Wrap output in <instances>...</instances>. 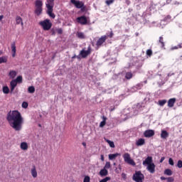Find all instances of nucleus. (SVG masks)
Wrapping results in <instances>:
<instances>
[{"instance_id": "bf43d9fd", "label": "nucleus", "mask_w": 182, "mask_h": 182, "mask_svg": "<svg viewBox=\"0 0 182 182\" xmlns=\"http://www.w3.org/2000/svg\"><path fill=\"white\" fill-rule=\"evenodd\" d=\"M114 166H116V163H114Z\"/></svg>"}, {"instance_id": "393cba45", "label": "nucleus", "mask_w": 182, "mask_h": 182, "mask_svg": "<svg viewBox=\"0 0 182 182\" xmlns=\"http://www.w3.org/2000/svg\"><path fill=\"white\" fill-rule=\"evenodd\" d=\"M6 62H8V57H6V56L0 57V64L1 63H6Z\"/></svg>"}, {"instance_id": "8fccbe9b", "label": "nucleus", "mask_w": 182, "mask_h": 182, "mask_svg": "<svg viewBox=\"0 0 182 182\" xmlns=\"http://www.w3.org/2000/svg\"><path fill=\"white\" fill-rule=\"evenodd\" d=\"M178 49H181L182 48V43L178 45Z\"/></svg>"}, {"instance_id": "a878e982", "label": "nucleus", "mask_w": 182, "mask_h": 182, "mask_svg": "<svg viewBox=\"0 0 182 182\" xmlns=\"http://www.w3.org/2000/svg\"><path fill=\"white\" fill-rule=\"evenodd\" d=\"M77 38H79V39H85V38H86L85 33H83L82 32H77Z\"/></svg>"}, {"instance_id": "5fc2aeb1", "label": "nucleus", "mask_w": 182, "mask_h": 182, "mask_svg": "<svg viewBox=\"0 0 182 182\" xmlns=\"http://www.w3.org/2000/svg\"><path fill=\"white\" fill-rule=\"evenodd\" d=\"M82 146H84L85 147H86V143L83 142V143H82Z\"/></svg>"}, {"instance_id": "2f4dec72", "label": "nucleus", "mask_w": 182, "mask_h": 182, "mask_svg": "<svg viewBox=\"0 0 182 182\" xmlns=\"http://www.w3.org/2000/svg\"><path fill=\"white\" fill-rule=\"evenodd\" d=\"M106 141L109 145V147L114 148V142H113V141H110L109 139H107Z\"/></svg>"}, {"instance_id": "6ab92c4d", "label": "nucleus", "mask_w": 182, "mask_h": 182, "mask_svg": "<svg viewBox=\"0 0 182 182\" xmlns=\"http://www.w3.org/2000/svg\"><path fill=\"white\" fill-rule=\"evenodd\" d=\"M20 148L21 150H23L24 151L28 150V143L21 142L20 144Z\"/></svg>"}, {"instance_id": "09e8293b", "label": "nucleus", "mask_w": 182, "mask_h": 182, "mask_svg": "<svg viewBox=\"0 0 182 182\" xmlns=\"http://www.w3.org/2000/svg\"><path fill=\"white\" fill-rule=\"evenodd\" d=\"M166 158H164V157H161V160H160V163H163V161H164V159H165Z\"/></svg>"}, {"instance_id": "bb28decb", "label": "nucleus", "mask_w": 182, "mask_h": 182, "mask_svg": "<svg viewBox=\"0 0 182 182\" xmlns=\"http://www.w3.org/2000/svg\"><path fill=\"white\" fill-rule=\"evenodd\" d=\"M164 174H166V176H172L173 175V171H171V169H166L164 171Z\"/></svg>"}, {"instance_id": "7c9ffc66", "label": "nucleus", "mask_w": 182, "mask_h": 182, "mask_svg": "<svg viewBox=\"0 0 182 182\" xmlns=\"http://www.w3.org/2000/svg\"><path fill=\"white\" fill-rule=\"evenodd\" d=\"M112 167V164H110L109 161H107L105 163V165L104 166V168H105L106 170H107L108 168H110Z\"/></svg>"}, {"instance_id": "cd10ccee", "label": "nucleus", "mask_w": 182, "mask_h": 182, "mask_svg": "<svg viewBox=\"0 0 182 182\" xmlns=\"http://www.w3.org/2000/svg\"><path fill=\"white\" fill-rule=\"evenodd\" d=\"M3 93H4V95L9 93V87H8V86L3 87Z\"/></svg>"}, {"instance_id": "4468645a", "label": "nucleus", "mask_w": 182, "mask_h": 182, "mask_svg": "<svg viewBox=\"0 0 182 182\" xmlns=\"http://www.w3.org/2000/svg\"><path fill=\"white\" fill-rule=\"evenodd\" d=\"M11 55L12 58L16 56V43L15 42L11 43Z\"/></svg>"}, {"instance_id": "b1692460", "label": "nucleus", "mask_w": 182, "mask_h": 182, "mask_svg": "<svg viewBox=\"0 0 182 182\" xmlns=\"http://www.w3.org/2000/svg\"><path fill=\"white\" fill-rule=\"evenodd\" d=\"M106 120H107V118L103 116L102 121L100 123V127H105L106 126Z\"/></svg>"}, {"instance_id": "13d9d810", "label": "nucleus", "mask_w": 182, "mask_h": 182, "mask_svg": "<svg viewBox=\"0 0 182 182\" xmlns=\"http://www.w3.org/2000/svg\"><path fill=\"white\" fill-rule=\"evenodd\" d=\"M1 55H2V51L0 50V56H1Z\"/></svg>"}, {"instance_id": "39448f33", "label": "nucleus", "mask_w": 182, "mask_h": 182, "mask_svg": "<svg viewBox=\"0 0 182 182\" xmlns=\"http://www.w3.org/2000/svg\"><path fill=\"white\" fill-rule=\"evenodd\" d=\"M90 53H92V48L90 47V46H89L87 48V50L83 48L80 52V55H77V59H80V57H81L82 59H85V58H87V56H89Z\"/></svg>"}, {"instance_id": "a19ab883", "label": "nucleus", "mask_w": 182, "mask_h": 182, "mask_svg": "<svg viewBox=\"0 0 182 182\" xmlns=\"http://www.w3.org/2000/svg\"><path fill=\"white\" fill-rule=\"evenodd\" d=\"M146 55H147L148 56H151V55H153V51H151V49L147 50H146Z\"/></svg>"}, {"instance_id": "79ce46f5", "label": "nucleus", "mask_w": 182, "mask_h": 182, "mask_svg": "<svg viewBox=\"0 0 182 182\" xmlns=\"http://www.w3.org/2000/svg\"><path fill=\"white\" fill-rule=\"evenodd\" d=\"M168 164H170V166H174V161H173V159L170 158L168 159Z\"/></svg>"}, {"instance_id": "c03bdc74", "label": "nucleus", "mask_w": 182, "mask_h": 182, "mask_svg": "<svg viewBox=\"0 0 182 182\" xmlns=\"http://www.w3.org/2000/svg\"><path fill=\"white\" fill-rule=\"evenodd\" d=\"M57 32L58 35H62V33H63V30H62V28H58Z\"/></svg>"}, {"instance_id": "e433bc0d", "label": "nucleus", "mask_w": 182, "mask_h": 182, "mask_svg": "<svg viewBox=\"0 0 182 182\" xmlns=\"http://www.w3.org/2000/svg\"><path fill=\"white\" fill-rule=\"evenodd\" d=\"M83 182H90V176H85Z\"/></svg>"}, {"instance_id": "4d7b16f0", "label": "nucleus", "mask_w": 182, "mask_h": 182, "mask_svg": "<svg viewBox=\"0 0 182 182\" xmlns=\"http://www.w3.org/2000/svg\"><path fill=\"white\" fill-rule=\"evenodd\" d=\"M122 177H126V174L122 173Z\"/></svg>"}, {"instance_id": "1a4fd4ad", "label": "nucleus", "mask_w": 182, "mask_h": 182, "mask_svg": "<svg viewBox=\"0 0 182 182\" xmlns=\"http://www.w3.org/2000/svg\"><path fill=\"white\" fill-rule=\"evenodd\" d=\"M71 4L75 6L77 9H81V11H83L86 7H85V3L83 1H76V0H70Z\"/></svg>"}, {"instance_id": "c9c22d12", "label": "nucleus", "mask_w": 182, "mask_h": 182, "mask_svg": "<svg viewBox=\"0 0 182 182\" xmlns=\"http://www.w3.org/2000/svg\"><path fill=\"white\" fill-rule=\"evenodd\" d=\"M159 43H161V47L164 48V41L163 37H159Z\"/></svg>"}, {"instance_id": "0eeeda50", "label": "nucleus", "mask_w": 182, "mask_h": 182, "mask_svg": "<svg viewBox=\"0 0 182 182\" xmlns=\"http://www.w3.org/2000/svg\"><path fill=\"white\" fill-rule=\"evenodd\" d=\"M35 6H36V10H35V14L39 16L42 14V6H43V3L41 0H37L36 1L35 3Z\"/></svg>"}, {"instance_id": "603ef678", "label": "nucleus", "mask_w": 182, "mask_h": 182, "mask_svg": "<svg viewBox=\"0 0 182 182\" xmlns=\"http://www.w3.org/2000/svg\"><path fill=\"white\" fill-rule=\"evenodd\" d=\"M109 38H113V32H111L109 34Z\"/></svg>"}, {"instance_id": "4be33fe9", "label": "nucleus", "mask_w": 182, "mask_h": 182, "mask_svg": "<svg viewBox=\"0 0 182 182\" xmlns=\"http://www.w3.org/2000/svg\"><path fill=\"white\" fill-rule=\"evenodd\" d=\"M118 156H120V154L116 153V154H110L108 155L109 160H114L116 157H118Z\"/></svg>"}, {"instance_id": "9d476101", "label": "nucleus", "mask_w": 182, "mask_h": 182, "mask_svg": "<svg viewBox=\"0 0 182 182\" xmlns=\"http://www.w3.org/2000/svg\"><path fill=\"white\" fill-rule=\"evenodd\" d=\"M77 22L80 23V25H87V18L85 16H81L77 18Z\"/></svg>"}, {"instance_id": "f8f14e48", "label": "nucleus", "mask_w": 182, "mask_h": 182, "mask_svg": "<svg viewBox=\"0 0 182 182\" xmlns=\"http://www.w3.org/2000/svg\"><path fill=\"white\" fill-rule=\"evenodd\" d=\"M30 171L33 178H36V177H38V171L36 170V166L33 165Z\"/></svg>"}, {"instance_id": "f03ea898", "label": "nucleus", "mask_w": 182, "mask_h": 182, "mask_svg": "<svg viewBox=\"0 0 182 182\" xmlns=\"http://www.w3.org/2000/svg\"><path fill=\"white\" fill-rule=\"evenodd\" d=\"M143 166H146V170L151 174L156 173V164L153 163V157L148 156L142 163Z\"/></svg>"}, {"instance_id": "72a5a7b5", "label": "nucleus", "mask_w": 182, "mask_h": 182, "mask_svg": "<svg viewBox=\"0 0 182 182\" xmlns=\"http://www.w3.org/2000/svg\"><path fill=\"white\" fill-rule=\"evenodd\" d=\"M166 103H167V100H162L159 101L158 105H159V106H163L164 105H166Z\"/></svg>"}, {"instance_id": "6e6d98bb", "label": "nucleus", "mask_w": 182, "mask_h": 182, "mask_svg": "<svg viewBox=\"0 0 182 182\" xmlns=\"http://www.w3.org/2000/svg\"><path fill=\"white\" fill-rule=\"evenodd\" d=\"M119 169L122 171V166L119 165Z\"/></svg>"}, {"instance_id": "20e7f679", "label": "nucleus", "mask_w": 182, "mask_h": 182, "mask_svg": "<svg viewBox=\"0 0 182 182\" xmlns=\"http://www.w3.org/2000/svg\"><path fill=\"white\" fill-rule=\"evenodd\" d=\"M40 26L43 29V31H50L52 28V22L49 19H45L39 22Z\"/></svg>"}, {"instance_id": "c85d7f7f", "label": "nucleus", "mask_w": 182, "mask_h": 182, "mask_svg": "<svg viewBox=\"0 0 182 182\" xmlns=\"http://www.w3.org/2000/svg\"><path fill=\"white\" fill-rule=\"evenodd\" d=\"M28 93H31V94L35 93V87H33V86L28 87Z\"/></svg>"}, {"instance_id": "ea45409f", "label": "nucleus", "mask_w": 182, "mask_h": 182, "mask_svg": "<svg viewBox=\"0 0 182 182\" xmlns=\"http://www.w3.org/2000/svg\"><path fill=\"white\" fill-rule=\"evenodd\" d=\"M177 167L178 168H182V161L181 160L178 161Z\"/></svg>"}, {"instance_id": "5701e85b", "label": "nucleus", "mask_w": 182, "mask_h": 182, "mask_svg": "<svg viewBox=\"0 0 182 182\" xmlns=\"http://www.w3.org/2000/svg\"><path fill=\"white\" fill-rule=\"evenodd\" d=\"M16 75H18V73H16V71L11 70L9 72V76L11 77V79H15Z\"/></svg>"}, {"instance_id": "2eb2a0df", "label": "nucleus", "mask_w": 182, "mask_h": 182, "mask_svg": "<svg viewBox=\"0 0 182 182\" xmlns=\"http://www.w3.org/2000/svg\"><path fill=\"white\" fill-rule=\"evenodd\" d=\"M144 144H146V139L143 138H140L136 141V146H137V147L144 146Z\"/></svg>"}, {"instance_id": "680f3d73", "label": "nucleus", "mask_w": 182, "mask_h": 182, "mask_svg": "<svg viewBox=\"0 0 182 182\" xmlns=\"http://www.w3.org/2000/svg\"><path fill=\"white\" fill-rule=\"evenodd\" d=\"M127 4H129V1L127 2Z\"/></svg>"}, {"instance_id": "f257e3e1", "label": "nucleus", "mask_w": 182, "mask_h": 182, "mask_svg": "<svg viewBox=\"0 0 182 182\" xmlns=\"http://www.w3.org/2000/svg\"><path fill=\"white\" fill-rule=\"evenodd\" d=\"M6 120L12 127V129H15L16 132H21L22 130V124H23V117H22V114L19 112L18 110L10 111L7 114Z\"/></svg>"}, {"instance_id": "0e129e2a", "label": "nucleus", "mask_w": 182, "mask_h": 182, "mask_svg": "<svg viewBox=\"0 0 182 182\" xmlns=\"http://www.w3.org/2000/svg\"><path fill=\"white\" fill-rule=\"evenodd\" d=\"M127 4H129V1L127 2Z\"/></svg>"}, {"instance_id": "a18cd8bd", "label": "nucleus", "mask_w": 182, "mask_h": 182, "mask_svg": "<svg viewBox=\"0 0 182 182\" xmlns=\"http://www.w3.org/2000/svg\"><path fill=\"white\" fill-rule=\"evenodd\" d=\"M176 49H178V46H173V47L171 48L172 50H174Z\"/></svg>"}, {"instance_id": "ddd939ff", "label": "nucleus", "mask_w": 182, "mask_h": 182, "mask_svg": "<svg viewBox=\"0 0 182 182\" xmlns=\"http://www.w3.org/2000/svg\"><path fill=\"white\" fill-rule=\"evenodd\" d=\"M106 39H107L106 36H102L101 38H100L97 41V46H102V45L106 42Z\"/></svg>"}, {"instance_id": "4c0bfd02", "label": "nucleus", "mask_w": 182, "mask_h": 182, "mask_svg": "<svg viewBox=\"0 0 182 182\" xmlns=\"http://www.w3.org/2000/svg\"><path fill=\"white\" fill-rule=\"evenodd\" d=\"M28 102H23V103H22V107H23V109H28Z\"/></svg>"}, {"instance_id": "9b49d317", "label": "nucleus", "mask_w": 182, "mask_h": 182, "mask_svg": "<svg viewBox=\"0 0 182 182\" xmlns=\"http://www.w3.org/2000/svg\"><path fill=\"white\" fill-rule=\"evenodd\" d=\"M144 137H146V138L153 137V136H154V130L148 129V130L144 131Z\"/></svg>"}, {"instance_id": "49530a36", "label": "nucleus", "mask_w": 182, "mask_h": 182, "mask_svg": "<svg viewBox=\"0 0 182 182\" xmlns=\"http://www.w3.org/2000/svg\"><path fill=\"white\" fill-rule=\"evenodd\" d=\"M173 75H174V73H169L168 74V77H170V76H173Z\"/></svg>"}, {"instance_id": "e2e57ef3", "label": "nucleus", "mask_w": 182, "mask_h": 182, "mask_svg": "<svg viewBox=\"0 0 182 182\" xmlns=\"http://www.w3.org/2000/svg\"><path fill=\"white\" fill-rule=\"evenodd\" d=\"M127 4H129V1L127 2Z\"/></svg>"}, {"instance_id": "7ed1b4c3", "label": "nucleus", "mask_w": 182, "mask_h": 182, "mask_svg": "<svg viewBox=\"0 0 182 182\" xmlns=\"http://www.w3.org/2000/svg\"><path fill=\"white\" fill-rule=\"evenodd\" d=\"M55 6V0H47L46 2V6L47 8V14L50 18L55 19L56 15L53 14V6Z\"/></svg>"}, {"instance_id": "37998d69", "label": "nucleus", "mask_w": 182, "mask_h": 182, "mask_svg": "<svg viewBox=\"0 0 182 182\" xmlns=\"http://www.w3.org/2000/svg\"><path fill=\"white\" fill-rule=\"evenodd\" d=\"M167 182H174V178L173 177H168L166 178Z\"/></svg>"}, {"instance_id": "864d4df0", "label": "nucleus", "mask_w": 182, "mask_h": 182, "mask_svg": "<svg viewBox=\"0 0 182 182\" xmlns=\"http://www.w3.org/2000/svg\"><path fill=\"white\" fill-rule=\"evenodd\" d=\"M161 180H167V178H166V177H164V176H161Z\"/></svg>"}, {"instance_id": "473e14b6", "label": "nucleus", "mask_w": 182, "mask_h": 182, "mask_svg": "<svg viewBox=\"0 0 182 182\" xmlns=\"http://www.w3.org/2000/svg\"><path fill=\"white\" fill-rule=\"evenodd\" d=\"M22 76L21 75H20V76H18L17 77H16V79H15L14 80H16V82H17V83H22Z\"/></svg>"}, {"instance_id": "412c9836", "label": "nucleus", "mask_w": 182, "mask_h": 182, "mask_svg": "<svg viewBox=\"0 0 182 182\" xmlns=\"http://www.w3.org/2000/svg\"><path fill=\"white\" fill-rule=\"evenodd\" d=\"M167 137H168V132L166 130H162L161 133V138L166 139Z\"/></svg>"}, {"instance_id": "aec40b11", "label": "nucleus", "mask_w": 182, "mask_h": 182, "mask_svg": "<svg viewBox=\"0 0 182 182\" xmlns=\"http://www.w3.org/2000/svg\"><path fill=\"white\" fill-rule=\"evenodd\" d=\"M174 103H176V98H171L168 101V107H173L174 106Z\"/></svg>"}, {"instance_id": "6e6552de", "label": "nucleus", "mask_w": 182, "mask_h": 182, "mask_svg": "<svg viewBox=\"0 0 182 182\" xmlns=\"http://www.w3.org/2000/svg\"><path fill=\"white\" fill-rule=\"evenodd\" d=\"M132 178L134 181L143 182V180H144V175L141 173V171H136L135 173L133 175Z\"/></svg>"}, {"instance_id": "c756f323", "label": "nucleus", "mask_w": 182, "mask_h": 182, "mask_svg": "<svg viewBox=\"0 0 182 182\" xmlns=\"http://www.w3.org/2000/svg\"><path fill=\"white\" fill-rule=\"evenodd\" d=\"M126 79H132L133 77V74L130 72H128L125 74Z\"/></svg>"}, {"instance_id": "a211bd4d", "label": "nucleus", "mask_w": 182, "mask_h": 182, "mask_svg": "<svg viewBox=\"0 0 182 182\" xmlns=\"http://www.w3.org/2000/svg\"><path fill=\"white\" fill-rule=\"evenodd\" d=\"M16 25H21V26H23V21L21 16H18L16 17Z\"/></svg>"}, {"instance_id": "3c124183", "label": "nucleus", "mask_w": 182, "mask_h": 182, "mask_svg": "<svg viewBox=\"0 0 182 182\" xmlns=\"http://www.w3.org/2000/svg\"><path fill=\"white\" fill-rule=\"evenodd\" d=\"M4 19V15H1L0 16V22H1V21H2Z\"/></svg>"}, {"instance_id": "58836bf2", "label": "nucleus", "mask_w": 182, "mask_h": 182, "mask_svg": "<svg viewBox=\"0 0 182 182\" xmlns=\"http://www.w3.org/2000/svg\"><path fill=\"white\" fill-rule=\"evenodd\" d=\"M113 2H114V0H107L105 1V4L109 6V5H112V4H113Z\"/></svg>"}, {"instance_id": "f704fd0d", "label": "nucleus", "mask_w": 182, "mask_h": 182, "mask_svg": "<svg viewBox=\"0 0 182 182\" xmlns=\"http://www.w3.org/2000/svg\"><path fill=\"white\" fill-rule=\"evenodd\" d=\"M110 180H112V178L109 176H107L103 179H102L101 181H100V182H107V181H110Z\"/></svg>"}, {"instance_id": "de8ad7c7", "label": "nucleus", "mask_w": 182, "mask_h": 182, "mask_svg": "<svg viewBox=\"0 0 182 182\" xmlns=\"http://www.w3.org/2000/svg\"><path fill=\"white\" fill-rule=\"evenodd\" d=\"M100 157H101V160H102V161H105V156H103V154H102V155L100 156Z\"/></svg>"}, {"instance_id": "423d86ee", "label": "nucleus", "mask_w": 182, "mask_h": 182, "mask_svg": "<svg viewBox=\"0 0 182 182\" xmlns=\"http://www.w3.org/2000/svg\"><path fill=\"white\" fill-rule=\"evenodd\" d=\"M122 157L124 159V161L127 163V164H129V166H136V162H134V160L132 159V157L130 156V154L125 153L122 155Z\"/></svg>"}, {"instance_id": "052dcab7", "label": "nucleus", "mask_w": 182, "mask_h": 182, "mask_svg": "<svg viewBox=\"0 0 182 182\" xmlns=\"http://www.w3.org/2000/svg\"><path fill=\"white\" fill-rule=\"evenodd\" d=\"M161 22H164V20H163Z\"/></svg>"}, {"instance_id": "dca6fc26", "label": "nucleus", "mask_w": 182, "mask_h": 182, "mask_svg": "<svg viewBox=\"0 0 182 182\" xmlns=\"http://www.w3.org/2000/svg\"><path fill=\"white\" fill-rule=\"evenodd\" d=\"M108 174H109V171H107V169L105 168L101 169L99 173V175L100 176V177H106V176H107Z\"/></svg>"}, {"instance_id": "f3484780", "label": "nucleus", "mask_w": 182, "mask_h": 182, "mask_svg": "<svg viewBox=\"0 0 182 182\" xmlns=\"http://www.w3.org/2000/svg\"><path fill=\"white\" fill-rule=\"evenodd\" d=\"M18 85V82L15 80H12L10 82V86H11V92H14L15 90V87H16Z\"/></svg>"}]
</instances>
